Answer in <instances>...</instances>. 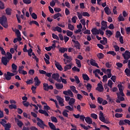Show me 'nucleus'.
<instances>
[{
  "mask_svg": "<svg viewBox=\"0 0 130 130\" xmlns=\"http://www.w3.org/2000/svg\"><path fill=\"white\" fill-rule=\"evenodd\" d=\"M0 24L2 26H3L4 28H8V27H9L7 17L3 16L2 17H0Z\"/></svg>",
  "mask_w": 130,
  "mask_h": 130,
  "instance_id": "obj_1",
  "label": "nucleus"
},
{
  "mask_svg": "<svg viewBox=\"0 0 130 130\" xmlns=\"http://www.w3.org/2000/svg\"><path fill=\"white\" fill-rule=\"evenodd\" d=\"M37 120L38 121L37 124L39 127H40L42 129H44L45 127H47V125L44 123V121H43L41 119L37 117Z\"/></svg>",
  "mask_w": 130,
  "mask_h": 130,
  "instance_id": "obj_2",
  "label": "nucleus"
},
{
  "mask_svg": "<svg viewBox=\"0 0 130 130\" xmlns=\"http://www.w3.org/2000/svg\"><path fill=\"white\" fill-rule=\"evenodd\" d=\"M63 56L64 57V59H63V61H64L65 64L72 62V61L73 60V57H72V56H68V54L65 53Z\"/></svg>",
  "mask_w": 130,
  "mask_h": 130,
  "instance_id": "obj_3",
  "label": "nucleus"
},
{
  "mask_svg": "<svg viewBox=\"0 0 130 130\" xmlns=\"http://www.w3.org/2000/svg\"><path fill=\"white\" fill-rule=\"evenodd\" d=\"M15 76V74L9 72H7V74H5L4 76L5 78L4 80H7V81H10L12 79V77H14Z\"/></svg>",
  "mask_w": 130,
  "mask_h": 130,
  "instance_id": "obj_4",
  "label": "nucleus"
},
{
  "mask_svg": "<svg viewBox=\"0 0 130 130\" xmlns=\"http://www.w3.org/2000/svg\"><path fill=\"white\" fill-rule=\"evenodd\" d=\"M122 55L124 59H129L130 52L128 50H126L124 53L122 54Z\"/></svg>",
  "mask_w": 130,
  "mask_h": 130,
  "instance_id": "obj_5",
  "label": "nucleus"
},
{
  "mask_svg": "<svg viewBox=\"0 0 130 130\" xmlns=\"http://www.w3.org/2000/svg\"><path fill=\"white\" fill-rule=\"evenodd\" d=\"M63 94L67 96H69V95L70 97H74V93H73V92H72V90H71V89H68V90L63 91Z\"/></svg>",
  "mask_w": 130,
  "mask_h": 130,
  "instance_id": "obj_6",
  "label": "nucleus"
},
{
  "mask_svg": "<svg viewBox=\"0 0 130 130\" xmlns=\"http://www.w3.org/2000/svg\"><path fill=\"white\" fill-rule=\"evenodd\" d=\"M56 99L58 101V103L60 106H64V104H63V99L59 96H56Z\"/></svg>",
  "mask_w": 130,
  "mask_h": 130,
  "instance_id": "obj_7",
  "label": "nucleus"
},
{
  "mask_svg": "<svg viewBox=\"0 0 130 130\" xmlns=\"http://www.w3.org/2000/svg\"><path fill=\"white\" fill-rule=\"evenodd\" d=\"M72 41L74 43L75 47H76L77 49H80V47H81V44H80V43H79V41H75L74 39H73Z\"/></svg>",
  "mask_w": 130,
  "mask_h": 130,
  "instance_id": "obj_8",
  "label": "nucleus"
},
{
  "mask_svg": "<svg viewBox=\"0 0 130 130\" xmlns=\"http://www.w3.org/2000/svg\"><path fill=\"white\" fill-rule=\"evenodd\" d=\"M102 26H101L102 30H106L107 28V22L103 20L101 22Z\"/></svg>",
  "mask_w": 130,
  "mask_h": 130,
  "instance_id": "obj_9",
  "label": "nucleus"
},
{
  "mask_svg": "<svg viewBox=\"0 0 130 130\" xmlns=\"http://www.w3.org/2000/svg\"><path fill=\"white\" fill-rule=\"evenodd\" d=\"M98 87H96V90L99 91V92H103V90H104V88L103 87V85L101 84L100 83H99L98 84Z\"/></svg>",
  "mask_w": 130,
  "mask_h": 130,
  "instance_id": "obj_10",
  "label": "nucleus"
},
{
  "mask_svg": "<svg viewBox=\"0 0 130 130\" xmlns=\"http://www.w3.org/2000/svg\"><path fill=\"white\" fill-rule=\"evenodd\" d=\"M7 57H2V62L4 64V66H7L8 64V63L10 60H8Z\"/></svg>",
  "mask_w": 130,
  "mask_h": 130,
  "instance_id": "obj_11",
  "label": "nucleus"
},
{
  "mask_svg": "<svg viewBox=\"0 0 130 130\" xmlns=\"http://www.w3.org/2000/svg\"><path fill=\"white\" fill-rule=\"evenodd\" d=\"M34 81H35V86H39L40 84H41V81L39 80V79H38V77L36 76L34 78Z\"/></svg>",
  "mask_w": 130,
  "mask_h": 130,
  "instance_id": "obj_12",
  "label": "nucleus"
},
{
  "mask_svg": "<svg viewBox=\"0 0 130 130\" xmlns=\"http://www.w3.org/2000/svg\"><path fill=\"white\" fill-rule=\"evenodd\" d=\"M55 66L59 71H62V70H63V69H62V67L59 64V62L56 61V60L55 61Z\"/></svg>",
  "mask_w": 130,
  "mask_h": 130,
  "instance_id": "obj_13",
  "label": "nucleus"
},
{
  "mask_svg": "<svg viewBox=\"0 0 130 130\" xmlns=\"http://www.w3.org/2000/svg\"><path fill=\"white\" fill-rule=\"evenodd\" d=\"M93 35H99V29L98 30L96 28H93L91 30Z\"/></svg>",
  "mask_w": 130,
  "mask_h": 130,
  "instance_id": "obj_14",
  "label": "nucleus"
},
{
  "mask_svg": "<svg viewBox=\"0 0 130 130\" xmlns=\"http://www.w3.org/2000/svg\"><path fill=\"white\" fill-rule=\"evenodd\" d=\"M103 113L102 112V111H100V116H99V119L100 120H101V121H102V122H103V121H104V120L105 119V117H104V116H103Z\"/></svg>",
  "mask_w": 130,
  "mask_h": 130,
  "instance_id": "obj_15",
  "label": "nucleus"
},
{
  "mask_svg": "<svg viewBox=\"0 0 130 130\" xmlns=\"http://www.w3.org/2000/svg\"><path fill=\"white\" fill-rule=\"evenodd\" d=\"M55 86L56 89L58 90H60L63 88V84L62 83H55Z\"/></svg>",
  "mask_w": 130,
  "mask_h": 130,
  "instance_id": "obj_16",
  "label": "nucleus"
},
{
  "mask_svg": "<svg viewBox=\"0 0 130 130\" xmlns=\"http://www.w3.org/2000/svg\"><path fill=\"white\" fill-rule=\"evenodd\" d=\"M59 51L61 53H64V52L68 51V48L60 47L59 48Z\"/></svg>",
  "mask_w": 130,
  "mask_h": 130,
  "instance_id": "obj_17",
  "label": "nucleus"
},
{
  "mask_svg": "<svg viewBox=\"0 0 130 130\" xmlns=\"http://www.w3.org/2000/svg\"><path fill=\"white\" fill-rule=\"evenodd\" d=\"M52 79H54V80H58V79L59 78V74L58 73H54L52 75Z\"/></svg>",
  "mask_w": 130,
  "mask_h": 130,
  "instance_id": "obj_18",
  "label": "nucleus"
},
{
  "mask_svg": "<svg viewBox=\"0 0 130 130\" xmlns=\"http://www.w3.org/2000/svg\"><path fill=\"white\" fill-rule=\"evenodd\" d=\"M71 69H72V63L66 64L64 67V72H67L68 70H71Z\"/></svg>",
  "mask_w": 130,
  "mask_h": 130,
  "instance_id": "obj_19",
  "label": "nucleus"
},
{
  "mask_svg": "<svg viewBox=\"0 0 130 130\" xmlns=\"http://www.w3.org/2000/svg\"><path fill=\"white\" fill-rule=\"evenodd\" d=\"M75 102H76V99L71 98L70 100H69V105H70V106H74Z\"/></svg>",
  "mask_w": 130,
  "mask_h": 130,
  "instance_id": "obj_20",
  "label": "nucleus"
},
{
  "mask_svg": "<svg viewBox=\"0 0 130 130\" xmlns=\"http://www.w3.org/2000/svg\"><path fill=\"white\" fill-rule=\"evenodd\" d=\"M85 120L88 124H92V119L90 117H86Z\"/></svg>",
  "mask_w": 130,
  "mask_h": 130,
  "instance_id": "obj_21",
  "label": "nucleus"
},
{
  "mask_svg": "<svg viewBox=\"0 0 130 130\" xmlns=\"http://www.w3.org/2000/svg\"><path fill=\"white\" fill-rule=\"evenodd\" d=\"M105 13L107 15H110L111 14V11H110V9L108 7H106L104 8Z\"/></svg>",
  "mask_w": 130,
  "mask_h": 130,
  "instance_id": "obj_22",
  "label": "nucleus"
},
{
  "mask_svg": "<svg viewBox=\"0 0 130 130\" xmlns=\"http://www.w3.org/2000/svg\"><path fill=\"white\" fill-rule=\"evenodd\" d=\"M106 35H107V36H108V37L110 38L112 35H113V33H112V31H111V30L107 29L106 30Z\"/></svg>",
  "mask_w": 130,
  "mask_h": 130,
  "instance_id": "obj_23",
  "label": "nucleus"
},
{
  "mask_svg": "<svg viewBox=\"0 0 130 130\" xmlns=\"http://www.w3.org/2000/svg\"><path fill=\"white\" fill-rule=\"evenodd\" d=\"M5 11L8 16H11V15H12V9H11V8H7Z\"/></svg>",
  "mask_w": 130,
  "mask_h": 130,
  "instance_id": "obj_24",
  "label": "nucleus"
},
{
  "mask_svg": "<svg viewBox=\"0 0 130 130\" xmlns=\"http://www.w3.org/2000/svg\"><path fill=\"white\" fill-rule=\"evenodd\" d=\"M6 54L7 55V57H6L9 60L13 58V55L10 52H7Z\"/></svg>",
  "mask_w": 130,
  "mask_h": 130,
  "instance_id": "obj_25",
  "label": "nucleus"
},
{
  "mask_svg": "<svg viewBox=\"0 0 130 130\" xmlns=\"http://www.w3.org/2000/svg\"><path fill=\"white\" fill-rule=\"evenodd\" d=\"M71 89L75 94H78V91L76 89V87L74 85L70 86Z\"/></svg>",
  "mask_w": 130,
  "mask_h": 130,
  "instance_id": "obj_26",
  "label": "nucleus"
},
{
  "mask_svg": "<svg viewBox=\"0 0 130 130\" xmlns=\"http://www.w3.org/2000/svg\"><path fill=\"white\" fill-rule=\"evenodd\" d=\"M49 85L47 83H43V89L45 91L49 90Z\"/></svg>",
  "mask_w": 130,
  "mask_h": 130,
  "instance_id": "obj_27",
  "label": "nucleus"
},
{
  "mask_svg": "<svg viewBox=\"0 0 130 130\" xmlns=\"http://www.w3.org/2000/svg\"><path fill=\"white\" fill-rule=\"evenodd\" d=\"M68 112H69L68 110H64L62 113V114L64 116V117H69V114H68Z\"/></svg>",
  "mask_w": 130,
  "mask_h": 130,
  "instance_id": "obj_28",
  "label": "nucleus"
},
{
  "mask_svg": "<svg viewBox=\"0 0 130 130\" xmlns=\"http://www.w3.org/2000/svg\"><path fill=\"white\" fill-rule=\"evenodd\" d=\"M118 20L119 22H123L124 21V18L122 16V14H120L118 17Z\"/></svg>",
  "mask_w": 130,
  "mask_h": 130,
  "instance_id": "obj_29",
  "label": "nucleus"
},
{
  "mask_svg": "<svg viewBox=\"0 0 130 130\" xmlns=\"http://www.w3.org/2000/svg\"><path fill=\"white\" fill-rule=\"evenodd\" d=\"M75 61H76V64H77L78 68H81L82 64H81V60H80L78 59H76Z\"/></svg>",
  "mask_w": 130,
  "mask_h": 130,
  "instance_id": "obj_30",
  "label": "nucleus"
},
{
  "mask_svg": "<svg viewBox=\"0 0 130 130\" xmlns=\"http://www.w3.org/2000/svg\"><path fill=\"white\" fill-rule=\"evenodd\" d=\"M82 77L84 81H89L90 80V78H89V76L87 74H83Z\"/></svg>",
  "mask_w": 130,
  "mask_h": 130,
  "instance_id": "obj_31",
  "label": "nucleus"
},
{
  "mask_svg": "<svg viewBox=\"0 0 130 130\" xmlns=\"http://www.w3.org/2000/svg\"><path fill=\"white\" fill-rule=\"evenodd\" d=\"M32 24H35V25H36V26H38V27H39V23L37 21H35V20L30 21L29 22V25H32Z\"/></svg>",
  "mask_w": 130,
  "mask_h": 130,
  "instance_id": "obj_32",
  "label": "nucleus"
},
{
  "mask_svg": "<svg viewBox=\"0 0 130 130\" xmlns=\"http://www.w3.org/2000/svg\"><path fill=\"white\" fill-rule=\"evenodd\" d=\"M48 124H49V126H50L51 129H55V125H54V124H53V123L49 122H48Z\"/></svg>",
  "mask_w": 130,
  "mask_h": 130,
  "instance_id": "obj_33",
  "label": "nucleus"
},
{
  "mask_svg": "<svg viewBox=\"0 0 130 130\" xmlns=\"http://www.w3.org/2000/svg\"><path fill=\"white\" fill-rule=\"evenodd\" d=\"M68 29L71 31H74L75 29V26H74L72 24L68 23Z\"/></svg>",
  "mask_w": 130,
  "mask_h": 130,
  "instance_id": "obj_34",
  "label": "nucleus"
},
{
  "mask_svg": "<svg viewBox=\"0 0 130 130\" xmlns=\"http://www.w3.org/2000/svg\"><path fill=\"white\" fill-rule=\"evenodd\" d=\"M65 108L68 109V110H69V111H74V106L71 107L70 106H67L65 107Z\"/></svg>",
  "mask_w": 130,
  "mask_h": 130,
  "instance_id": "obj_35",
  "label": "nucleus"
},
{
  "mask_svg": "<svg viewBox=\"0 0 130 130\" xmlns=\"http://www.w3.org/2000/svg\"><path fill=\"white\" fill-rule=\"evenodd\" d=\"M90 64L91 66H93V67H96V68L99 69V67L98 66V64L97 63L94 62V61H93V60L90 61Z\"/></svg>",
  "mask_w": 130,
  "mask_h": 130,
  "instance_id": "obj_36",
  "label": "nucleus"
},
{
  "mask_svg": "<svg viewBox=\"0 0 130 130\" xmlns=\"http://www.w3.org/2000/svg\"><path fill=\"white\" fill-rule=\"evenodd\" d=\"M80 126H81V127H83V128H84V129H85V130H88L89 129V128H91V126H90V125H88V126H86L85 125L83 124H80Z\"/></svg>",
  "mask_w": 130,
  "mask_h": 130,
  "instance_id": "obj_37",
  "label": "nucleus"
},
{
  "mask_svg": "<svg viewBox=\"0 0 130 130\" xmlns=\"http://www.w3.org/2000/svg\"><path fill=\"white\" fill-rule=\"evenodd\" d=\"M97 56H98V58H100V59H102V58H103L104 57V54H103L102 53H99L97 54Z\"/></svg>",
  "mask_w": 130,
  "mask_h": 130,
  "instance_id": "obj_38",
  "label": "nucleus"
},
{
  "mask_svg": "<svg viewBox=\"0 0 130 130\" xmlns=\"http://www.w3.org/2000/svg\"><path fill=\"white\" fill-rule=\"evenodd\" d=\"M86 88L88 90V92H91V90L92 89V85L90 83H87L86 85Z\"/></svg>",
  "mask_w": 130,
  "mask_h": 130,
  "instance_id": "obj_39",
  "label": "nucleus"
},
{
  "mask_svg": "<svg viewBox=\"0 0 130 130\" xmlns=\"http://www.w3.org/2000/svg\"><path fill=\"white\" fill-rule=\"evenodd\" d=\"M117 96L120 101H124V98H123V96H121L119 93H117Z\"/></svg>",
  "mask_w": 130,
  "mask_h": 130,
  "instance_id": "obj_40",
  "label": "nucleus"
},
{
  "mask_svg": "<svg viewBox=\"0 0 130 130\" xmlns=\"http://www.w3.org/2000/svg\"><path fill=\"white\" fill-rule=\"evenodd\" d=\"M10 109H17V106L15 104H11L9 106Z\"/></svg>",
  "mask_w": 130,
  "mask_h": 130,
  "instance_id": "obj_41",
  "label": "nucleus"
},
{
  "mask_svg": "<svg viewBox=\"0 0 130 130\" xmlns=\"http://www.w3.org/2000/svg\"><path fill=\"white\" fill-rule=\"evenodd\" d=\"M124 72L125 73V74L127 77H130V69L126 68Z\"/></svg>",
  "mask_w": 130,
  "mask_h": 130,
  "instance_id": "obj_42",
  "label": "nucleus"
},
{
  "mask_svg": "<svg viewBox=\"0 0 130 130\" xmlns=\"http://www.w3.org/2000/svg\"><path fill=\"white\" fill-rule=\"evenodd\" d=\"M91 117L94 119H97L98 118V115L95 113H92L90 114Z\"/></svg>",
  "mask_w": 130,
  "mask_h": 130,
  "instance_id": "obj_43",
  "label": "nucleus"
},
{
  "mask_svg": "<svg viewBox=\"0 0 130 130\" xmlns=\"http://www.w3.org/2000/svg\"><path fill=\"white\" fill-rule=\"evenodd\" d=\"M26 83L27 85H31V84H33V78H31L30 79H28Z\"/></svg>",
  "mask_w": 130,
  "mask_h": 130,
  "instance_id": "obj_44",
  "label": "nucleus"
},
{
  "mask_svg": "<svg viewBox=\"0 0 130 130\" xmlns=\"http://www.w3.org/2000/svg\"><path fill=\"white\" fill-rule=\"evenodd\" d=\"M107 54H111V55H113V56H115V55H116V53L113 51H110L107 52Z\"/></svg>",
  "mask_w": 130,
  "mask_h": 130,
  "instance_id": "obj_45",
  "label": "nucleus"
},
{
  "mask_svg": "<svg viewBox=\"0 0 130 130\" xmlns=\"http://www.w3.org/2000/svg\"><path fill=\"white\" fill-rule=\"evenodd\" d=\"M74 34L73 31H71L70 30H67V36H69V37H71Z\"/></svg>",
  "mask_w": 130,
  "mask_h": 130,
  "instance_id": "obj_46",
  "label": "nucleus"
},
{
  "mask_svg": "<svg viewBox=\"0 0 130 130\" xmlns=\"http://www.w3.org/2000/svg\"><path fill=\"white\" fill-rule=\"evenodd\" d=\"M0 9H5V3H3V2H2L1 1H0Z\"/></svg>",
  "mask_w": 130,
  "mask_h": 130,
  "instance_id": "obj_47",
  "label": "nucleus"
},
{
  "mask_svg": "<svg viewBox=\"0 0 130 130\" xmlns=\"http://www.w3.org/2000/svg\"><path fill=\"white\" fill-rule=\"evenodd\" d=\"M58 17H61V14L58 13L54 14L53 16V18L55 19H57V18H58Z\"/></svg>",
  "mask_w": 130,
  "mask_h": 130,
  "instance_id": "obj_48",
  "label": "nucleus"
},
{
  "mask_svg": "<svg viewBox=\"0 0 130 130\" xmlns=\"http://www.w3.org/2000/svg\"><path fill=\"white\" fill-rule=\"evenodd\" d=\"M0 50L1 51V54L3 55H6V51H5V49L2 47H0Z\"/></svg>",
  "mask_w": 130,
  "mask_h": 130,
  "instance_id": "obj_49",
  "label": "nucleus"
},
{
  "mask_svg": "<svg viewBox=\"0 0 130 130\" xmlns=\"http://www.w3.org/2000/svg\"><path fill=\"white\" fill-rule=\"evenodd\" d=\"M118 88H119V92H122L123 91L122 84H118L117 85Z\"/></svg>",
  "mask_w": 130,
  "mask_h": 130,
  "instance_id": "obj_50",
  "label": "nucleus"
},
{
  "mask_svg": "<svg viewBox=\"0 0 130 130\" xmlns=\"http://www.w3.org/2000/svg\"><path fill=\"white\" fill-rule=\"evenodd\" d=\"M60 79L62 83H63V84H65V85H67V84H68V81H67V79L62 78V77H60Z\"/></svg>",
  "mask_w": 130,
  "mask_h": 130,
  "instance_id": "obj_51",
  "label": "nucleus"
},
{
  "mask_svg": "<svg viewBox=\"0 0 130 130\" xmlns=\"http://www.w3.org/2000/svg\"><path fill=\"white\" fill-rule=\"evenodd\" d=\"M23 3L26 5H29L32 2L30 0H22Z\"/></svg>",
  "mask_w": 130,
  "mask_h": 130,
  "instance_id": "obj_52",
  "label": "nucleus"
},
{
  "mask_svg": "<svg viewBox=\"0 0 130 130\" xmlns=\"http://www.w3.org/2000/svg\"><path fill=\"white\" fill-rule=\"evenodd\" d=\"M77 15L78 17V19L81 20V19H83V14H81L80 12H77Z\"/></svg>",
  "mask_w": 130,
  "mask_h": 130,
  "instance_id": "obj_53",
  "label": "nucleus"
},
{
  "mask_svg": "<svg viewBox=\"0 0 130 130\" xmlns=\"http://www.w3.org/2000/svg\"><path fill=\"white\" fill-rule=\"evenodd\" d=\"M72 71L74 72H78V73H79L80 72V69L75 66L74 67L72 68Z\"/></svg>",
  "mask_w": 130,
  "mask_h": 130,
  "instance_id": "obj_54",
  "label": "nucleus"
},
{
  "mask_svg": "<svg viewBox=\"0 0 130 130\" xmlns=\"http://www.w3.org/2000/svg\"><path fill=\"white\" fill-rule=\"evenodd\" d=\"M51 120L52 122H56L57 123V119L55 117H51Z\"/></svg>",
  "mask_w": 130,
  "mask_h": 130,
  "instance_id": "obj_55",
  "label": "nucleus"
},
{
  "mask_svg": "<svg viewBox=\"0 0 130 130\" xmlns=\"http://www.w3.org/2000/svg\"><path fill=\"white\" fill-rule=\"evenodd\" d=\"M23 124H24L23 123V122H22V121H21L20 120H18V121H17V125L19 127H22V126H23Z\"/></svg>",
  "mask_w": 130,
  "mask_h": 130,
  "instance_id": "obj_56",
  "label": "nucleus"
},
{
  "mask_svg": "<svg viewBox=\"0 0 130 130\" xmlns=\"http://www.w3.org/2000/svg\"><path fill=\"white\" fill-rule=\"evenodd\" d=\"M12 70L17 71V69H18V66H17V65H16L15 63H12Z\"/></svg>",
  "mask_w": 130,
  "mask_h": 130,
  "instance_id": "obj_57",
  "label": "nucleus"
},
{
  "mask_svg": "<svg viewBox=\"0 0 130 130\" xmlns=\"http://www.w3.org/2000/svg\"><path fill=\"white\" fill-rule=\"evenodd\" d=\"M22 104L25 106V107H28L30 105V104L29 102H26V101H23Z\"/></svg>",
  "mask_w": 130,
  "mask_h": 130,
  "instance_id": "obj_58",
  "label": "nucleus"
},
{
  "mask_svg": "<svg viewBox=\"0 0 130 130\" xmlns=\"http://www.w3.org/2000/svg\"><path fill=\"white\" fill-rule=\"evenodd\" d=\"M98 102L99 104H102V103L103 102V99L100 97L98 98Z\"/></svg>",
  "mask_w": 130,
  "mask_h": 130,
  "instance_id": "obj_59",
  "label": "nucleus"
},
{
  "mask_svg": "<svg viewBox=\"0 0 130 130\" xmlns=\"http://www.w3.org/2000/svg\"><path fill=\"white\" fill-rule=\"evenodd\" d=\"M82 16L83 17H90V14L88 12H83L82 13Z\"/></svg>",
  "mask_w": 130,
  "mask_h": 130,
  "instance_id": "obj_60",
  "label": "nucleus"
},
{
  "mask_svg": "<svg viewBox=\"0 0 130 130\" xmlns=\"http://www.w3.org/2000/svg\"><path fill=\"white\" fill-rule=\"evenodd\" d=\"M112 85H113V83L112 82V81L109 80L108 82V86L110 87L111 88H112Z\"/></svg>",
  "mask_w": 130,
  "mask_h": 130,
  "instance_id": "obj_61",
  "label": "nucleus"
},
{
  "mask_svg": "<svg viewBox=\"0 0 130 130\" xmlns=\"http://www.w3.org/2000/svg\"><path fill=\"white\" fill-rule=\"evenodd\" d=\"M123 115V114H119V113H116L115 114V116L117 118H120V117H121Z\"/></svg>",
  "mask_w": 130,
  "mask_h": 130,
  "instance_id": "obj_62",
  "label": "nucleus"
},
{
  "mask_svg": "<svg viewBox=\"0 0 130 130\" xmlns=\"http://www.w3.org/2000/svg\"><path fill=\"white\" fill-rule=\"evenodd\" d=\"M30 16H31V18L34 19V20H36V19H37V15H36L35 13H32Z\"/></svg>",
  "mask_w": 130,
  "mask_h": 130,
  "instance_id": "obj_63",
  "label": "nucleus"
},
{
  "mask_svg": "<svg viewBox=\"0 0 130 130\" xmlns=\"http://www.w3.org/2000/svg\"><path fill=\"white\" fill-rule=\"evenodd\" d=\"M11 126L10 123H8L5 124V128L10 129V128H11Z\"/></svg>",
  "mask_w": 130,
  "mask_h": 130,
  "instance_id": "obj_64",
  "label": "nucleus"
}]
</instances>
